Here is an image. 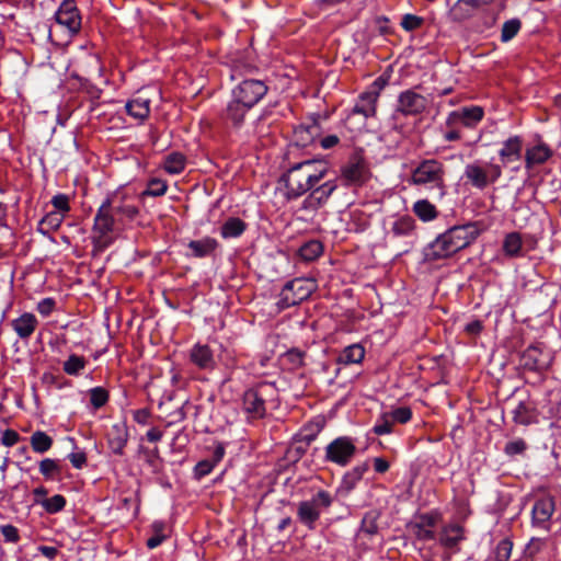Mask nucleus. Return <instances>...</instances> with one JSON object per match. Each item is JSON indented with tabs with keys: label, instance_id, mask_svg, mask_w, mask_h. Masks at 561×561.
<instances>
[{
	"label": "nucleus",
	"instance_id": "nucleus-1",
	"mask_svg": "<svg viewBox=\"0 0 561 561\" xmlns=\"http://www.w3.org/2000/svg\"><path fill=\"white\" fill-rule=\"evenodd\" d=\"M481 233L478 222L454 226L438 234L425 249L424 257L435 262L451 257L470 245Z\"/></svg>",
	"mask_w": 561,
	"mask_h": 561
},
{
	"label": "nucleus",
	"instance_id": "nucleus-2",
	"mask_svg": "<svg viewBox=\"0 0 561 561\" xmlns=\"http://www.w3.org/2000/svg\"><path fill=\"white\" fill-rule=\"evenodd\" d=\"M328 172V163L323 160L307 159L294 163L282 176L286 199L294 201L301 197L318 185Z\"/></svg>",
	"mask_w": 561,
	"mask_h": 561
},
{
	"label": "nucleus",
	"instance_id": "nucleus-3",
	"mask_svg": "<svg viewBox=\"0 0 561 561\" xmlns=\"http://www.w3.org/2000/svg\"><path fill=\"white\" fill-rule=\"evenodd\" d=\"M409 182L440 201L446 195L447 188L446 167L437 159H423L411 170Z\"/></svg>",
	"mask_w": 561,
	"mask_h": 561
},
{
	"label": "nucleus",
	"instance_id": "nucleus-4",
	"mask_svg": "<svg viewBox=\"0 0 561 561\" xmlns=\"http://www.w3.org/2000/svg\"><path fill=\"white\" fill-rule=\"evenodd\" d=\"M333 496L325 490H318L310 499L299 502L297 518L308 529L313 530L321 513L331 507Z\"/></svg>",
	"mask_w": 561,
	"mask_h": 561
},
{
	"label": "nucleus",
	"instance_id": "nucleus-5",
	"mask_svg": "<svg viewBox=\"0 0 561 561\" xmlns=\"http://www.w3.org/2000/svg\"><path fill=\"white\" fill-rule=\"evenodd\" d=\"M124 224V221L115 216L114 211H110L107 206H103L101 204L96 210L92 228V240L94 247L100 250L107 248L113 241L112 233L115 228Z\"/></svg>",
	"mask_w": 561,
	"mask_h": 561
},
{
	"label": "nucleus",
	"instance_id": "nucleus-6",
	"mask_svg": "<svg viewBox=\"0 0 561 561\" xmlns=\"http://www.w3.org/2000/svg\"><path fill=\"white\" fill-rule=\"evenodd\" d=\"M124 224V221L115 216L114 211H110L107 206H103L101 204L96 210L92 228V240L94 247L100 250L107 248L113 241L112 233L115 228Z\"/></svg>",
	"mask_w": 561,
	"mask_h": 561
},
{
	"label": "nucleus",
	"instance_id": "nucleus-7",
	"mask_svg": "<svg viewBox=\"0 0 561 561\" xmlns=\"http://www.w3.org/2000/svg\"><path fill=\"white\" fill-rule=\"evenodd\" d=\"M463 176L473 187L484 190L502 176V167L477 160L466 165Z\"/></svg>",
	"mask_w": 561,
	"mask_h": 561
},
{
	"label": "nucleus",
	"instance_id": "nucleus-8",
	"mask_svg": "<svg viewBox=\"0 0 561 561\" xmlns=\"http://www.w3.org/2000/svg\"><path fill=\"white\" fill-rule=\"evenodd\" d=\"M356 445L350 436H339L329 443L324 449V461L340 467H346L356 454Z\"/></svg>",
	"mask_w": 561,
	"mask_h": 561
},
{
	"label": "nucleus",
	"instance_id": "nucleus-9",
	"mask_svg": "<svg viewBox=\"0 0 561 561\" xmlns=\"http://www.w3.org/2000/svg\"><path fill=\"white\" fill-rule=\"evenodd\" d=\"M272 391L271 385L260 383L243 393L242 410L248 419L259 420L265 415V397Z\"/></svg>",
	"mask_w": 561,
	"mask_h": 561
},
{
	"label": "nucleus",
	"instance_id": "nucleus-10",
	"mask_svg": "<svg viewBox=\"0 0 561 561\" xmlns=\"http://www.w3.org/2000/svg\"><path fill=\"white\" fill-rule=\"evenodd\" d=\"M316 288V283L310 278H295L287 282L280 291V301L290 307L300 304L310 297Z\"/></svg>",
	"mask_w": 561,
	"mask_h": 561
},
{
	"label": "nucleus",
	"instance_id": "nucleus-11",
	"mask_svg": "<svg viewBox=\"0 0 561 561\" xmlns=\"http://www.w3.org/2000/svg\"><path fill=\"white\" fill-rule=\"evenodd\" d=\"M268 87L265 81L244 79L232 89V95L252 108L266 95Z\"/></svg>",
	"mask_w": 561,
	"mask_h": 561
},
{
	"label": "nucleus",
	"instance_id": "nucleus-12",
	"mask_svg": "<svg viewBox=\"0 0 561 561\" xmlns=\"http://www.w3.org/2000/svg\"><path fill=\"white\" fill-rule=\"evenodd\" d=\"M369 176L368 165L359 154L352 156L341 169V178L345 185H363Z\"/></svg>",
	"mask_w": 561,
	"mask_h": 561
},
{
	"label": "nucleus",
	"instance_id": "nucleus-13",
	"mask_svg": "<svg viewBox=\"0 0 561 561\" xmlns=\"http://www.w3.org/2000/svg\"><path fill=\"white\" fill-rule=\"evenodd\" d=\"M552 362L551 352L540 344L527 347L520 357V364L525 369L542 371L549 368Z\"/></svg>",
	"mask_w": 561,
	"mask_h": 561
},
{
	"label": "nucleus",
	"instance_id": "nucleus-14",
	"mask_svg": "<svg viewBox=\"0 0 561 561\" xmlns=\"http://www.w3.org/2000/svg\"><path fill=\"white\" fill-rule=\"evenodd\" d=\"M484 111L481 106L471 105L459 107L448 114L446 126L474 128L482 121Z\"/></svg>",
	"mask_w": 561,
	"mask_h": 561
},
{
	"label": "nucleus",
	"instance_id": "nucleus-15",
	"mask_svg": "<svg viewBox=\"0 0 561 561\" xmlns=\"http://www.w3.org/2000/svg\"><path fill=\"white\" fill-rule=\"evenodd\" d=\"M55 20L64 26L70 35L79 33L81 16L73 0H64L55 13Z\"/></svg>",
	"mask_w": 561,
	"mask_h": 561
},
{
	"label": "nucleus",
	"instance_id": "nucleus-16",
	"mask_svg": "<svg viewBox=\"0 0 561 561\" xmlns=\"http://www.w3.org/2000/svg\"><path fill=\"white\" fill-rule=\"evenodd\" d=\"M337 188L336 180H328L320 185H316L310 194L304 199L301 209L316 211L322 207Z\"/></svg>",
	"mask_w": 561,
	"mask_h": 561
},
{
	"label": "nucleus",
	"instance_id": "nucleus-17",
	"mask_svg": "<svg viewBox=\"0 0 561 561\" xmlns=\"http://www.w3.org/2000/svg\"><path fill=\"white\" fill-rule=\"evenodd\" d=\"M427 106V100L413 90L400 93L398 98L397 112L404 116L421 114Z\"/></svg>",
	"mask_w": 561,
	"mask_h": 561
},
{
	"label": "nucleus",
	"instance_id": "nucleus-18",
	"mask_svg": "<svg viewBox=\"0 0 561 561\" xmlns=\"http://www.w3.org/2000/svg\"><path fill=\"white\" fill-rule=\"evenodd\" d=\"M554 500L551 496L538 499L531 510L533 525L549 530V522L554 513Z\"/></svg>",
	"mask_w": 561,
	"mask_h": 561
},
{
	"label": "nucleus",
	"instance_id": "nucleus-19",
	"mask_svg": "<svg viewBox=\"0 0 561 561\" xmlns=\"http://www.w3.org/2000/svg\"><path fill=\"white\" fill-rule=\"evenodd\" d=\"M523 145L524 140L518 135L511 136L504 140L497 151L501 163L505 167L519 161L523 156Z\"/></svg>",
	"mask_w": 561,
	"mask_h": 561
},
{
	"label": "nucleus",
	"instance_id": "nucleus-20",
	"mask_svg": "<svg viewBox=\"0 0 561 561\" xmlns=\"http://www.w3.org/2000/svg\"><path fill=\"white\" fill-rule=\"evenodd\" d=\"M110 211H114L122 221H130L138 215V208L129 203L119 199L116 195L107 196L103 202Z\"/></svg>",
	"mask_w": 561,
	"mask_h": 561
},
{
	"label": "nucleus",
	"instance_id": "nucleus-21",
	"mask_svg": "<svg viewBox=\"0 0 561 561\" xmlns=\"http://www.w3.org/2000/svg\"><path fill=\"white\" fill-rule=\"evenodd\" d=\"M438 515L435 513L422 514L412 524V530L420 540L434 539V528L437 525Z\"/></svg>",
	"mask_w": 561,
	"mask_h": 561
},
{
	"label": "nucleus",
	"instance_id": "nucleus-22",
	"mask_svg": "<svg viewBox=\"0 0 561 561\" xmlns=\"http://www.w3.org/2000/svg\"><path fill=\"white\" fill-rule=\"evenodd\" d=\"M379 92L377 90H369L363 92L358 96V100L352 110V114L363 115L364 118L375 116Z\"/></svg>",
	"mask_w": 561,
	"mask_h": 561
},
{
	"label": "nucleus",
	"instance_id": "nucleus-23",
	"mask_svg": "<svg viewBox=\"0 0 561 561\" xmlns=\"http://www.w3.org/2000/svg\"><path fill=\"white\" fill-rule=\"evenodd\" d=\"M553 154L552 149L545 142L529 147L525 151V168L531 170L535 165L547 162Z\"/></svg>",
	"mask_w": 561,
	"mask_h": 561
},
{
	"label": "nucleus",
	"instance_id": "nucleus-24",
	"mask_svg": "<svg viewBox=\"0 0 561 561\" xmlns=\"http://www.w3.org/2000/svg\"><path fill=\"white\" fill-rule=\"evenodd\" d=\"M128 442V430L124 423H116L112 425L107 433V444L111 451L115 455L122 456L124 448Z\"/></svg>",
	"mask_w": 561,
	"mask_h": 561
},
{
	"label": "nucleus",
	"instance_id": "nucleus-25",
	"mask_svg": "<svg viewBox=\"0 0 561 561\" xmlns=\"http://www.w3.org/2000/svg\"><path fill=\"white\" fill-rule=\"evenodd\" d=\"M190 359L199 369L211 370L216 366L214 353L206 344H195L190 352Z\"/></svg>",
	"mask_w": 561,
	"mask_h": 561
},
{
	"label": "nucleus",
	"instance_id": "nucleus-26",
	"mask_svg": "<svg viewBox=\"0 0 561 561\" xmlns=\"http://www.w3.org/2000/svg\"><path fill=\"white\" fill-rule=\"evenodd\" d=\"M368 470V463L363 462L354 466L347 472L344 473L337 492L343 495H348L363 479L364 474Z\"/></svg>",
	"mask_w": 561,
	"mask_h": 561
},
{
	"label": "nucleus",
	"instance_id": "nucleus-27",
	"mask_svg": "<svg viewBox=\"0 0 561 561\" xmlns=\"http://www.w3.org/2000/svg\"><path fill=\"white\" fill-rule=\"evenodd\" d=\"M483 3V0H457L449 10V18L454 22L466 21L471 18L473 12Z\"/></svg>",
	"mask_w": 561,
	"mask_h": 561
},
{
	"label": "nucleus",
	"instance_id": "nucleus-28",
	"mask_svg": "<svg viewBox=\"0 0 561 561\" xmlns=\"http://www.w3.org/2000/svg\"><path fill=\"white\" fill-rule=\"evenodd\" d=\"M37 325L38 321L31 312H24L11 322L12 329L22 340L28 339L35 332Z\"/></svg>",
	"mask_w": 561,
	"mask_h": 561
},
{
	"label": "nucleus",
	"instance_id": "nucleus-29",
	"mask_svg": "<svg viewBox=\"0 0 561 561\" xmlns=\"http://www.w3.org/2000/svg\"><path fill=\"white\" fill-rule=\"evenodd\" d=\"M502 251L510 259L523 257L526 252L522 234L516 231L505 234L502 242Z\"/></svg>",
	"mask_w": 561,
	"mask_h": 561
},
{
	"label": "nucleus",
	"instance_id": "nucleus-30",
	"mask_svg": "<svg viewBox=\"0 0 561 561\" xmlns=\"http://www.w3.org/2000/svg\"><path fill=\"white\" fill-rule=\"evenodd\" d=\"M250 110L251 107L249 105L241 103L238 98L232 96L231 101H229L226 106L224 118L238 127L243 124Z\"/></svg>",
	"mask_w": 561,
	"mask_h": 561
},
{
	"label": "nucleus",
	"instance_id": "nucleus-31",
	"mask_svg": "<svg viewBox=\"0 0 561 561\" xmlns=\"http://www.w3.org/2000/svg\"><path fill=\"white\" fill-rule=\"evenodd\" d=\"M463 539L462 527L456 524L445 526L439 534V543L449 550H454Z\"/></svg>",
	"mask_w": 561,
	"mask_h": 561
},
{
	"label": "nucleus",
	"instance_id": "nucleus-32",
	"mask_svg": "<svg viewBox=\"0 0 561 561\" xmlns=\"http://www.w3.org/2000/svg\"><path fill=\"white\" fill-rule=\"evenodd\" d=\"M125 107L130 116L137 119H145L150 113V99L138 94L129 100Z\"/></svg>",
	"mask_w": 561,
	"mask_h": 561
},
{
	"label": "nucleus",
	"instance_id": "nucleus-33",
	"mask_svg": "<svg viewBox=\"0 0 561 561\" xmlns=\"http://www.w3.org/2000/svg\"><path fill=\"white\" fill-rule=\"evenodd\" d=\"M320 127L317 123L299 125L294 130V139L298 146L307 147L319 136Z\"/></svg>",
	"mask_w": 561,
	"mask_h": 561
},
{
	"label": "nucleus",
	"instance_id": "nucleus-34",
	"mask_svg": "<svg viewBox=\"0 0 561 561\" xmlns=\"http://www.w3.org/2000/svg\"><path fill=\"white\" fill-rule=\"evenodd\" d=\"M415 230V220L411 216H401L397 218L390 228L389 234L393 238H403L413 236Z\"/></svg>",
	"mask_w": 561,
	"mask_h": 561
},
{
	"label": "nucleus",
	"instance_id": "nucleus-35",
	"mask_svg": "<svg viewBox=\"0 0 561 561\" xmlns=\"http://www.w3.org/2000/svg\"><path fill=\"white\" fill-rule=\"evenodd\" d=\"M195 257H205L210 255L218 247V241L211 237H205L199 240H192L187 244Z\"/></svg>",
	"mask_w": 561,
	"mask_h": 561
},
{
	"label": "nucleus",
	"instance_id": "nucleus-36",
	"mask_svg": "<svg viewBox=\"0 0 561 561\" xmlns=\"http://www.w3.org/2000/svg\"><path fill=\"white\" fill-rule=\"evenodd\" d=\"M513 421L516 424L529 425L536 422L535 409L527 402L520 401L513 409Z\"/></svg>",
	"mask_w": 561,
	"mask_h": 561
},
{
	"label": "nucleus",
	"instance_id": "nucleus-37",
	"mask_svg": "<svg viewBox=\"0 0 561 561\" xmlns=\"http://www.w3.org/2000/svg\"><path fill=\"white\" fill-rule=\"evenodd\" d=\"M412 210L424 222L432 221L438 217L436 206L425 198L416 201L412 206Z\"/></svg>",
	"mask_w": 561,
	"mask_h": 561
},
{
	"label": "nucleus",
	"instance_id": "nucleus-38",
	"mask_svg": "<svg viewBox=\"0 0 561 561\" xmlns=\"http://www.w3.org/2000/svg\"><path fill=\"white\" fill-rule=\"evenodd\" d=\"M247 229V224L238 217H229L220 228V234L224 239L240 237Z\"/></svg>",
	"mask_w": 561,
	"mask_h": 561
},
{
	"label": "nucleus",
	"instance_id": "nucleus-39",
	"mask_svg": "<svg viewBox=\"0 0 561 561\" xmlns=\"http://www.w3.org/2000/svg\"><path fill=\"white\" fill-rule=\"evenodd\" d=\"M64 219L65 216L60 213L50 211L39 220L37 230L43 236H48L61 226Z\"/></svg>",
	"mask_w": 561,
	"mask_h": 561
},
{
	"label": "nucleus",
	"instance_id": "nucleus-40",
	"mask_svg": "<svg viewBox=\"0 0 561 561\" xmlns=\"http://www.w3.org/2000/svg\"><path fill=\"white\" fill-rule=\"evenodd\" d=\"M365 357V350L359 344L346 346L339 356V363L344 365L359 364Z\"/></svg>",
	"mask_w": 561,
	"mask_h": 561
},
{
	"label": "nucleus",
	"instance_id": "nucleus-41",
	"mask_svg": "<svg viewBox=\"0 0 561 561\" xmlns=\"http://www.w3.org/2000/svg\"><path fill=\"white\" fill-rule=\"evenodd\" d=\"M30 444L33 451L45 454L51 448L54 440L47 433L35 431L30 437Z\"/></svg>",
	"mask_w": 561,
	"mask_h": 561
},
{
	"label": "nucleus",
	"instance_id": "nucleus-42",
	"mask_svg": "<svg viewBox=\"0 0 561 561\" xmlns=\"http://www.w3.org/2000/svg\"><path fill=\"white\" fill-rule=\"evenodd\" d=\"M186 158L181 152H171L164 158L163 169L169 174H179L184 171Z\"/></svg>",
	"mask_w": 561,
	"mask_h": 561
},
{
	"label": "nucleus",
	"instance_id": "nucleus-43",
	"mask_svg": "<svg viewBox=\"0 0 561 561\" xmlns=\"http://www.w3.org/2000/svg\"><path fill=\"white\" fill-rule=\"evenodd\" d=\"M38 469L46 480H56L62 472L60 460L51 458L41 460Z\"/></svg>",
	"mask_w": 561,
	"mask_h": 561
},
{
	"label": "nucleus",
	"instance_id": "nucleus-44",
	"mask_svg": "<svg viewBox=\"0 0 561 561\" xmlns=\"http://www.w3.org/2000/svg\"><path fill=\"white\" fill-rule=\"evenodd\" d=\"M168 403L169 402H163V401L159 403V410L162 411V413H164L165 416L169 419L168 425H172V424H175V423H179V422H182L183 420H185L187 410L190 408H193L188 401H185L175 411L169 412Z\"/></svg>",
	"mask_w": 561,
	"mask_h": 561
},
{
	"label": "nucleus",
	"instance_id": "nucleus-45",
	"mask_svg": "<svg viewBox=\"0 0 561 561\" xmlns=\"http://www.w3.org/2000/svg\"><path fill=\"white\" fill-rule=\"evenodd\" d=\"M380 517V513L376 510L368 511L365 513L359 531L366 534L368 536H374L378 533V519Z\"/></svg>",
	"mask_w": 561,
	"mask_h": 561
},
{
	"label": "nucleus",
	"instance_id": "nucleus-46",
	"mask_svg": "<svg viewBox=\"0 0 561 561\" xmlns=\"http://www.w3.org/2000/svg\"><path fill=\"white\" fill-rule=\"evenodd\" d=\"M83 356L71 354L62 364L64 371L69 376H78L87 366Z\"/></svg>",
	"mask_w": 561,
	"mask_h": 561
},
{
	"label": "nucleus",
	"instance_id": "nucleus-47",
	"mask_svg": "<svg viewBox=\"0 0 561 561\" xmlns=\"http://www.w3.org/2000/svg\"><path fill=\"white\" fill-rule=\"evenodd\" d=\"M323 245L318 240H310L299 249V255L304 261H313L321 255Z\"/></svg>",
	"mask_w": 561,
	"mask_h": 561
},
{
	"label": "nucleus",
	"instance_id": "nucleus-48",
	"mask_svg": "<svg viewBox=\"0 0 561 561\" xmlns=\"http://www.w3.org/2000/svg\"><path fill=\"white\" fill-rule=\"evenodd\" d=\"M37 505H41L48 514H56L65 508L66 499L61 494H56L49 499H38Z\"/></svg>",
	"mask_w": 561,
	"mask_h": 561
},
{
	"label": "nucleus",
	"instance_id": "nucleus-49",
	"mask_svg": "<svg viewBox=\"0 0 561 561\" xmlns=\"http://www.w3.org/2000/svg\"><path fill=\"white\" fill-rule=\"evenodd\" d=\"M522 21L518 18H513L503 23L501 30V42L507 43L512 41L520 31Z\"/></svg>",
	"mask_w": 561,
	"mask_h": 561
},
{
	"label": "nucleus",
	"instance_id": "nucleus-50",
	"mask_svg": "<svg viewBox=\"0 0 561 561\" xmlns=\"http://www.w3.org/2000/svg\"><path fill=\"white\" fill-rule=\"evenodd\" d=\"M90 403L95 409L99 410L104 407L108 399V391L103 387H94L89 390Z\"/></svg>",
	"mask_w": 561,
	"mask_h": 561
},
{
	"label": "nucleus",
	"instance_id": "nucleus-51",
	"mask_svg": "<svg viewBox=\"0 0 561 561\" xmlns=\"http://www.w3.org/2000/svg\"><path fill=\"white\" fill-rule=\"evenodd\" d=\"M168 184L165 181L160 179H152L148 182L147 188L144 195L148 196H162L167 193Z\"/></svg>",
	"mask_w": 561,
	"mask_h": 561
},
{
	"label": "nucleus",
	"instance_id": "nucleus-52",
	"mask_svg": "<svg viewBox=\"0 0 561 561\" xmlns=\"http://www.w3.org/2000/svg\"><path fill=\"white\" fill-rule=\"evenodd\" d=\"M387 414L390 416V419H391L390 421H392L393 424H396V423L405 424L412 417V411L408 407L397 408V409L392 410L391 412H387Z\"/></svg>",
	"mask_w": 561,
	"mask_h": 561
},
{
	"label": "nucleus",
	"instance_id": "nucleus-53",
	"mask_svg": "<svg viewBox=\"0 0 561 561\" xmlns=\"http://www.w3.org/2000/svg\"><path fill=\"white\" fill-rule=\"evenodd\" d=\"M424 23V19L414 14H404L401 20V27L407 32H412L420 28Z\"/></svg>",
	"mask_w": 561,
	"mask_h": 561
},
{
	"label": "nucleus",
	"instance_id": "nucleus-54",
	"mask_svg": "<svg viewBox=\"0 0 561 561\" xmlns=\"http://www.w3.org/2000/svg\"><path fill=\"white\" fill-rule=\"evenodd\" d=\"M390 416L387 413H383L380 419L376 422L373 427V432L376 435H387L392 432L393 422L390 421Z\"/></svg>",
	"mask_w": 561,
	"mask_h": 561
},
{
	"label": "nucleus",
	"instance_id": "nucleus-55",
	"mask_svg": "<svg viewBox=\"0 0 561 561\" xmlns=\"http://www.w3.org/2000/svg\"><path fill=\"white\" fill-rule=\"evenodd\" d=\"M527 449V444L523 438H516L506 443L504 447L505 455L510 457H514L516 455H522Z\"/></svg>",
	"mask_w": 561,
	"mask_h": 561
},
{
	"label": "nucleus",
	"instance_id": "nucleus-56",
	"mask_svg": "<svg viewBox=\"0 0 561 561\" xmlns=\"http://www.w3.org/2000/svg\"><path fill=\"white\" fill-rule=\"evenodd\" d=\"M51 205L55 208L54 211L66 216V214L70 210L69 196L62 193L56 194L51 198Z\"/></svg>",
	"mask_w": 561,
	"mask_h": 561
},
{
	"label": "nucleus",
	"instance_id": "nucleus-57",
	"mask_svg": "<svg viewBox=\"0 0 561 561\" xmlns=\"http://www.w3.org/2000/svg\"><path fill=\"white\" fill-rule=\"evenodd\" d=\"M513 543L508 539H502L495 549L496 561H507L511 558Z\"/></svg>",
	"mask_w": 561,
	"mask_h": 561
},
{
	"label": "nucleus",
	"instance_id": "nucleus-58",
	"mask_svg": "<svg viewBox=\"0 0 561 561\" xmlns=\"http://www.w3.org/2000/svg\"><path fill=\"white\" fill-rule=\"evenodd\" d=\"M215 466L216 465L209 459L201 460L196 463L194 468V474L196 478L201 479L209 474L215 468Z\"/></svg>",
	"mask_w": 561,
	"mask_h": 561
},
{
	"label": "nucleus",
	"instance_id": "nucleus-59",
	"mask_svg": "<svg viewBox=\"0 0 561 561\" xmlns=\"http://www.w3.org/2000/svg\"><path fill=\"white\" fill-rule=\"evenodd\" d=\"M0 533L7 542L15 543L20 540L19 530L13 525L8 524L0 526Z\"/></svg>",
	"mask_w": 561,
	"mask_h": 561
},
{
	"label": "nucleus",
	"instance_id": "nucleus-60",
	"mask_svg": "<svg viewBox=\"0 0 561 561\" xmlns=\"http://www.w3.org/2000/svg\"><path fill=\"white\" fill-rule=\"evenodd\" d=\"M56 301L54 298H44L42 299L36 307V310L43 316L48 317L55 309Z\"/></svg>",
	"mask_w": 561,
	"mask_h": 561
},
{
	"label": "nucleus",
	"instance_id": "nucleus-61",
	"mask_svg": "<svg viewBox=\"0 0 561 561\" xmlns=\"http://www.w3.org/2000/svg\"><path fill=\"white\" fill-rule=\"evenodd\" d=\"M19 440H20V435L14 430L8 428L2 433L1 443L4 446L11 447V446L15 445Z\"/></svg>",
	"mask_w": 561,
	"mask_h": 561
},
{
	"label": "nucleus",
	"instance_id": "nucleus-62",
	"mask_svg": "<svg viewBox=\"0 0 561 561\" xmlns=\"http://www.w3.org/2000/svg\"><path fill=\"white\" fill-rule=\"evenodd\" d=\"M320 431H321V426L319 424H317L314 428H312L311 425L306 426L304 428L302 440L309 445L311 442H313L317 438Z\"/></svg>",
	"mask_w": 561,
	"mask_h": 561
},
{
	"label": "nucleus",
	"instance_id": "nucleus-63",
	"mask_svg": "<svg viewBox=\"0 0 561 561\" xmlns=\"http://www.w3.org/2000/svg\"><path fill=\"white\" fill-rule=\"evenodd\" d=\"M131 506L134 507L133 515L136 516L138 514V512H139V506H140V501H139V499L137 496L135 499H133V497H124L121 501V507L122 508L129 510Z\"/></svg>",
	"mask_w": 561,
	"mask_h": 561
},
{
	"label": "nucleus",
	"instance_id": "nucleus-64",
	"mask_svg": "<svg viewBox=\"0 0 561 561\" xmlns=\"http://www.w3.org/2000/svg\"><path fill=\"white\" fill-rule=\"evenodd\" d=\"M133 417L136 423L145 425L148 423L150 412L147 409H138L134 411Z\"/></svg>",
	"mask_w": 561,
	"mask_h": 561
}]
</instances>
